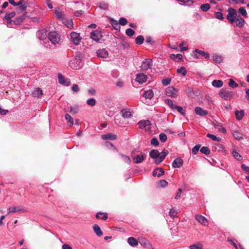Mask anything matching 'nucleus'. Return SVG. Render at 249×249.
I'll use <instances>...</instances> for the list:
<instances>
[{"mask_svg":"<svg viewBox=\"0 0 249 249\" xmlns=\"http://www.w3.org/2000/svg\"><path fill=\"white\" fill-rule=\"evenodd\" d=\"M183 165V160L179 158H176L172 163V166L174 168H180Z\"/></svg>","mask_w":249,"mask_h":249,"instance_id":"16","label":"nucleus"},{"mask_svg":"<svg viewBox=\"0 0 249 249\" xmlns=\"http://www.w3.org/2000/svg\"><path fill=\"white\" fill-rule=\"evenodd\" d=\"M178 89H175L173 87H168L166 90V95L168 96H171L174 98H176L178 96Z\"/></svg>","mask_w":249,"mask_h":249,"instance_id":"7","label":"nucleus"},{"mask_svg":"<svg viewBox=\"0 0 249 249\" xmlns=\"http://www.w3.org/2000/svg\"><path fill=\"white\" fill-rule=\"evenodd\" d=\"M147 78V76L144 73H140L137 75L136 81L139 83H143L146 81Z\"/></svg>","mask_w":249,"mask_h":249,"instance_id":"14","label":"nucleus"},{"mask_svg":"<svg viewBox=\"0 0 249 249\" xmlns=\"http://www.w3.org/2000/svg\"><path fill=\"white\" fill-rule=\"evenodd\" d=\"M233 135L236 139L240 140L242 138L241 134L237 131L234 132Z\"/></svg>","mask_w":249,"mask_h":249,"instance_id":"53","label":"nucleus"},{"mask_svg":"<svg viewBox=\"0 0 249 249\" xmlns=\"http://www.w3.org/2000/svg\"><path fill=\"white\" fill-rule=\"evenodd\" d=\"M177 214V212L174 208L171 209L169 211V215L172 217H175Z\"/></svg>","mask_w":249,"mask_h":249,"instance_id":"48","label":"nucleus"},{"mask_svg":"<svg viewBox=\"0 0 249 249\" xmlns=\"http://www.w3.org/2000/svg\"><path fill=\"white\" fill-rule=\"evenodd\" d=\"M152 65V60L151 59H146L142 62L141 65L142 70L145 71L150 68Z\"/></svg>","mask_w":249,"mask_h":249,"instance_id":"8","label":"nucleus"},{"mask_svg":"<svg viewBox=\"0 0 249 249\" xmlns=\"http://www.w3.org/2000/svg\"><path fill=\"white\" fill-rule=\"evenodd\" d=\"M233 156L237 160H240L241 156L237 151H233Z\"/></svg>","mask_w":249,"mask_h":249,"instance_id":"56","label":"nucleus"},{"mask_svg":"<svg viewBox=\"0 0 249 249\" xmlns=\"http://www.w3.org/2000/svg\"><path fill=\"white\" fill-rule=\"evenodd\" d=\"M212 85L216 88H220L223 85V82L221 80H213L212 83Z\"/></svg>","mask_w":249,"mask_h":249,"instance_id":"30","label":"nucleus"},{"mask_svg":"<svg viewBox=\"0 0 249 249\" xmlns=\"http://www.w3.org/2000/svg\"><path fill=\"white\" fill-rule=\"evenodd\" d=\"M160 184L161 187H165L167 186L168 183L165 180L162 179L160 180Z\"/></svg>","mask_w":249,"mask_h":249,"instance_id":"61","label":"nucleus"},{"mask_svg":"<svg viewBox=\"0 0 249 249\" xmlns=\"http://www.w3.org/2000/svg\"><path fill=\"white\" fill-rule=\"evenodd\" d=\"M90 37L92 40L95 41H98L102 38V35L101 32L95 30L91 33Z\"/></svg>","mask_w":249,"mask_h":249,"instance_id":"9","label":"nucleus"},{"mask_svg":"<svg viewBox=\"0 0 249 249\" xmlns=\"http://www.w3.org/2000/svg\"><path fill=\"white\" fill-rule=\"evenodd\" d=\"M71 41L75 45H77L81 41V37L80 34L76 32H72L70 34Z\"/></svg>","mask_w":249,"mask_h":249,"instance_id":"6","label":"nucleus"},{"mask_svg":"<svg viewBox=\"0 0 249 249\" xmlns=\"http://www.w3.org/2000/svg\"><path fill=\"white\" fill-rule=\"evenodd\" d=\"M8 214H9L11 213H16L19 212H24V210L21 206H18L10 207L8 209Z\"/></svg>","mask_w":249,"mask_h":249,"instance_id":"12","label":"nucleus"},{"mask_svg":"<svg viewBox=\"0 0 249 249\" xmlns=\"http://www.w3.org/2000/svg\"><path fill=\"white\" fill-rule=\"evenodd\" d=\"M239 13L243 17H247L248 16V13L246 11V10L245 9L244 7H240L239 9Z\"/></svg>","mask_w":249,"mask_h":249,"instance_id":"36","label":"nucleus"},{"mask_svg":"<svg viewBox=\"0 0 249 249\" xmlns=\"http://www.w3.org/2000/svg\"><path fill=\"white\" fill-rule=\"evenodd\" d=\"M121 112L122 116L124 118H128L131 117L132 116L131 112L129 110L126 109H122L121 110Z\"/></svg>","mask_w":249,"mask_h":249,"instance_id":"26","label":"nucleus"},{"mask_svg":"<svg viewBox=\"0 0 249 249\" xmlns=\"http://www.w3.org/2000/svg\"><path fill=\"white\" fill-rule=\"evenodd\" d=\"M200 148V144H197L195 146H194L192 148V153L194 155H196L198 151L199 150V148Z\"/></svg>","mask_w":249,"mask_h":249,"instance_id":"49","label":"nucleus"},{"mask_svg":"<svg viewBox=\"0 0 249 249\" xmlns=\"http://www.w3.org/2000/svg\"><path fill=\"white\" fill-rule=\"evenodd\" d=\"M200 152L205 155H209L210 150L208 147L203 146L200 149Z\"/></svg>","mask_w":249,"mask_h":249,"instance_id":"38","label":"nucleus"},{"mask_svg":"<svg viewBox=\"0 0 249 249\" xmlns=\"http://www.w3.org/2000/svg\"><path fill=\"white\" fill-rule=\"evenodd\" d=\"M229 86L232 88H237L238 85L233 80L231 79L229 82Z\"/></svg>","mask_w":249,"mask_h":249,"instance_id":"44","label":"nucleus"},{"mask_svg":"<svg viewBox=\"0 0 249 249\" xmlns=\"http://www.w3.org/2000/svg\"><path fill=\"white\" fill-rule=\"evenodd\" d=\"M146 158V155L142 153L141 155H138L133 157L134 162L135 163H141Z\"/></svg>","mask_w":249,"mask_h":249,"instance_id":"13","label":"nucleus"},{"mask_svg":"<svg viewBox=\"0 0 249 249\" xmlns=\"http://www.w3.org/2000/svg\"><path fill=\"white\" fill-rule=\"evenodd\" d=\"M125 33L127 36L131 37L134 35L135 32L133 30L128 28L126 30Z\"/></svg>","mask_w":249,"mask_h":249,"instance_id":"43","label":"nucleus"},{"mask_svg":"<svg viewBox=\"0 0 249 249\" xmlns=\"http://www.w3.org/2000/svg\"><path fill=\"white\" fill-rule=\"evenodd\" d=\"M160 140L161 142H165L167 140V136L164 133H161L159 135Z\"/></svg>","mask_w":249,"mask_h":249,"instance_id":"51","label":"nucleus"},{"mask_svg":"<svg viewBox=\"0 0 249 249\" xmlns=\"http://www.w3.org/2000/svg\"><path fill=\"white\" fill-rule=\"evenodd\" d=\"M108 215L107 213H103L102 212L98 213L96 214V217L97 218H100L103 220H106L107 218Z\"/></svg>","mask_w":249,"mask_h":249,"instance_id":"29","label":"nucleus"},{"mask_svg":"<svg viewBox=\"0 0 249 249\" xmlns=\"http://www.w3.org/2000/svg\"><path fill=\"white\" fill-rule=\"evenodd\" d=\"M127 23V20L124 18H121L119 19V24L124 26Z\"/></svg>","mask_w":249,"mask_h":249,"instance_id":"55","label":"nucleus"},{"mask_svg":"<svg viewBox=\"0 0 249 249\" xmlns=\"http://www.w3.org/2000/svg\"><path fill=\"white\" fill-rule=\"evenodd\" d=\"M88 93L90 95H94L96 93V90L93 88H91L88 90Z\"/></svg>","mask_w":249,"mask_h":249,"instance_id":"62","label":"nucleus"},{"mask_svg":"<svg viewBox=\"0 0 249 249\" xmlns=\"http://www.w3.org/2000/svg\"><path fill=\"white\" fill-rule=\"evenodd\" d=\"M213 125L215 128L218 129L219 132H222L223 133H225L226 132V129L222 127V126L220 123L216 122L215 123H213Z\"/></svg>","mask_w":249,"mask_h":249,"instance_id":"22","label":"nucleus"},{"mask_svg":"<svg viewBox=\"0 0 249 249\" xmlns=\"http://www.w3.org/2000/svg\"><path fill=\"white\" fill-rule=\"evenodd\" d=\"M151 144L154 146H158L159 144V142L157 138H153L151 140Z\"/></svg>","mask_w":249,"mask_h":249,"instance_id":"54","label":"nucleus"},{"mask_svg":"<svg viewBox=\"0 0 249 249\" xmlns=\"http://www.w3.org/2000/svg\"><path fill=\"white\" fill-rule=\"evenodd\" d=\"M128 243L131 246H136L138 245V241L135 238L130 237L127 239Z\"/></svg>","mask_w":249,"mask_h":249,"instance_id":"24","label":"nucleus"},{"mask_svg":"<svg viewBox=\"0 0 249 249\" xmlns=\"http://www.w3.org/2000/svg\"><path fill=\"white\" fill-rule=\"evenodd\" d=\"M54 15L58 19H62L63 18V14L61 11L55 10Z\"/></svg>","mask_w":249,"mask_h":249,"instance_id":"41","label":"nucleus"},{"mask_svg":"<svg viewBox=\"0 0 249 249\" xmlns=\"http://www.w3.org/2000/svg\"><path fill=\"white\" fill-rule=\"evenodd\" d=\"M122 157L123 158V160L124 162H126L128 164L130 163L131 160L128 156L124 155H122Z\"/></svg>","mask_w":249,"mask_h":249,"instance_id":"52","label":"nucleus"},{"mask_svg":"<svg viewBox=\"0 0 249 249\" xmlns=\"http://www.w3.org/2000/svg\"><path fill=\"white\" fill-rule=\"evenodd\" d=\"M144 41V37L142 36H139L135 39L136 43L140 45L142 44Z\"/></svg>","mask_w":249,"mask_h":249,"instance_id":"37","label":"nucleus"},{"mask_svg":"<svg viewBox=\"0 0 249 249\" xmlns=\"http://www.w3.org/2000/svg\"><path fill=\"white\" fill-rule=\"evenodd\" d=\"M175 109H177L178 112H179L182 115L185 114V110L183 109V108L180 106H176L175 107Z\"/></svg>","mask_w":249,"mask_h":249,"instance_id":"50","label":"nucleus"},{"mask_svg":"<svg viewBox=\"0 0 249 249\" xmlns=\"http://www.w3.org/2000/svg\"><path fill=\"white\" fill-rule=\"evenodd\" d=\"M171 82V79L169 78L164 79L162 80V83L164 86H167L170 84Z\"/></svg>","mask_w":249,"mask_h":249,"instance_id":"57","label":"nucleus"},{"mask_svg":"<svg viewBox=\"0 0 249 249\" xmlns=\"http://www.w3.org/2000/svg\"><path fill=\"white\" fill-rule=\"evenodd\" d=\"M153 92L151 89H149L144 91L143 96L146 99H151L153 97Z\"/></svg>","mask_w":249,"mask_h":249,"instance_id":"25","label":"nucleus"},{"mask_svg":"<svg viewBox=\"0 0 249 249\" xmlns=\"http://www.w3.org/2000/svg\"><path fill=\"white\" fill-rule=\"evenodd\" d=\"M234 22H235L236 25L239 28L243 27L245 22L244 18H241L240 16H237Z\"/></svg>","mask_w":249,"mask_h":249,"instance_id":"18","label":"nucleus"},{"mask_svg":"<svg viewBox=\"0 0 249 249\" xmlns=\"http://www.w3.org/2000/svg\"><path fill=\"white\" fill-rule=\"evenodd\" d=\"M48 38L49 40L54 45L59 44L60 42V36L56 32H51L49 34Z\"/></svg>","mask_w":249,"mask_h":249,"instance_id":"2","label":"nucleus"},{"mask_svg":"<svg viewBox=\"0 0 249 249\" xmlns=\"http://www.w3.org/2000/svg\"><path fill=\"white\" fill-rule=\"evenodd\" d=\"M69 66L73 69H78L81 67V61L78 58H73L70 60Z\"/></svg>","mask_w":249,"mask_h":249,"instance_id":"5","label":"nucleus"},{"mask_svg":"<svg viewBox=\"0 0 249 249\" xmlns=\"http://www.w3.org/2000/svg\"><path fill=\"white\" fill-rule=\"evenodd\" d=\"M190 249H203L202 246L201 244L192 245L189 246Z\"/></svg>","mask_w":249,"mask_h":249,"instance_id":"47","label":"nucleus"},{"mask_svg":"<svg viewBox=\"0 0 249 249\" xmlns=\"http://www.w3.org/2000/svg\"><path fill=\"white\" fill-rule=\"evenodd\" d=\"M8 1L9 2L14 5V6H18V5H19L20 4H21L22 3V2L21 0H20L17 3V2H15V1L14 0H8Z\"/></svg>","mask_w":249,"mask_h":249,"instance_id":"59","label":"nucleus"},{"mask_svg":"<svg viewBox=\"0 0 249 249\" xmlns=\"http://www.w3.org/2000/svg\"><path fill=\"white\" fill-rule=\"evenodd\" d=\"M177 72L178 73H181L183 76H185L187 72L184 67H181L179 69H177Z\"/></svg>","mask_w":249,"mask_h":249,"instance_id":"40","label":"nucleus"},{"mask_svg":"<svg viewBox=\"0 0 249 249\" xmlns=\"http://www.w3.org/2000/svg\"><path fill=\"white\" fill-rule=\"evenodd\" d=\"M201 9L204 12H207L210 8V5L208 3L203 4L201 5Z\"/></svg>","mask_w":249,"mask_h":249,"instance_id":"42","label":"nucleus"},{"mask_svg":"<svg viewBox=\"0 0 249 249\" xmlns=\"http://www.w3.org/2000/svg\"><path fill=\"white\" fill-rule=\"evenodd\" d=\"M58 78L59 83L61 84H64L68 86L71 84L70 81L69 80H66L65 77L61 74H58Z\"/></svg>","mask_w":249,"mask_h":249,"instance_id":"15","label":"nucleus"},{"mask_svg":"<svg viewBox=\"0 0 249 249\" xmlns=\"http://www.w3.org/2000/svg\"><path fill=\"white\" fill-rule=\"evenodd\" d=\"M195 218L202 225L204 226H207L208 225V221L204 216L200 214H196V215Z\"/></svg>","mask_w":249,"mask_h":249,"instance_id":"11","label":"nucleus"},{"mask_svg":"<svg viewBox=\"0 0 249 249\" xmlns=\"http://www.w3.org/2000/svg\"><path fill=\"white\" fill-rule=\"evenodd\" d=\"M93 230L98 236H101L103 235V232H102L100 227L98 225L95 224L93 226Z\"/></svg>","mask_w":249,"mask_h":249,"instance_id":"28","label":"nucleus"},{"mask_svg":"<svg viewBox=\"0 0 249 249\" xmlns=\"http://www.w3.org/2000/svg\"><path fill=\"white\" fill-rule=\"evenodd\" d=\"M195 112L197 115L203 116L207 115L208 112L206 110H203L200 107H197L195 109Z\"/></svg>","mask_w":249,"mask_h":249,"instance_id":"20","label":"nucleus"},{"mask_svg":"<svg viewBox=\"0 0 249 249\" xmlns=\"http://www.w3.org/2000/svg\"><path fill=\"white\" fill-rule=\"evenodd\" d=\"M171 57L172 59H174L176 60H179L181 59V58L182 57V55L181 54H172L171 55Z\"/></svg>","mask_w":249,"mask_h":249,"instance_id":"45","label":"nucleus"},{"mask_svg":"<svg viewBox=\"0 0 249 249\" xmlns=\"http://www.w3.org/2000/svg\"><path fill=\"white\" fill-rule=\"evenodd\" d=\"M102 138L104 140H115L117 138V136L115 134H113L111 133H107V134L103 135Z\"/></svg>","mask_w":249,"mask_h":249,"instance_id":"19","label":"nucleus"},{"mask_svg":"<svg viewBox=\"0 0 249 249\" xmlns=\"http://www.w3.org/2000/svg\"><path fill=\"white\" fill-rule=\"evenodd\" d=\"M43 94L42 90L40 88H36L32 92V96L34 97H39Z\"/></svg>","mask_w":249,"mask_h":249,"instance_id":"23","label":"nucleus"},{"mask_svg":"<svg viewBox=\"0 0 249 249\" xmlns=\"http://www.w3.org/2000/svg\"><path fill=\"white\" fill-rule=\"evenodd\" d=\"M165 102L173 109H175V107L177 106L176 105H175L173 101L169 99H165Z\"/></svg>","mask_w":249,"mask_h":249,"instance_id":"34","label":"nucleus"},{"mask_svg":"<svg viewBox=\"0 0 249 249\" xmlns=\"http://www.w3.org/2000/svg\"><path fill=\"white\" fill-rule=\"evenodd\" d=\"M98 57L102 58H106L108 56V53L105 49L99 50L97 52Z\"/></svg>","mask_w":249,"mask_h":249,"instance_id":"21","label":"nucleus"},{"mask_svg":"<svg viewBox=\"0 0 249 249\" xmlns=\"http://www.w3.org/2000/svg\"><path fill=\"white\" fill-rule=\"evenodd\" d=\"M96 100L94 98H90L87 101V103L89 106L93 107L96 104Z\"/></svg>","mask_w":249,"mask_h":249,"instance_id":"39","label":"nucleus"},{"mask_svg":"<svg viewBox=\"0 0 249 249\" xmlns=\"http://www.w3.org/2000/svg\"><path fill=\"white\" fill-rule=\"evenodd\" d=\"M72 90L77 92L79 90V88L77 84H73L71 87Z\"/></svg>","mask_w":249,"mask_h":249,"instance_id":"60","label":"nucleus"},{"mask_svg":"<svg viewBox=\"0 0 249 249\" xmlns=\"http://www.w3.org/2000/svg\"><path fill=\"white\" fill-rule=\"evenodd\" d=\"M65 119L67 121V122L70 123V126H71L73 124V120L72 117L69 114L67 113L65 115Z\"/></svg>","mask_w":249,"mask_h":249,"instance_id":"31","label":"nucleus"},{"mask_svg":"<svg viewBox=\"0 0 249 249\" xmlns=\"http://www.w3.org/2000/svg\"><path fill=\"white\" fill-rule=\"evenodd\" d=\"M16 15V13L15 12H12L10 13H8V14H6L5 15V18L8 20V19H10V18H13Z\"/></svg>","mask_w":249,"mask_h":249,"instance_id":"46","label":"nucleus"},{"mask_svg":"<svg viewBox=\"0 0 249 249\" xmlns=\"http://www.w3.org/2000/svg\"><path fill=\"white\" fill-rule=\"evenodd\" d=\"M236 118L237 120H241L243 117L244 115V112L243 110H241L240 111H236L235 112Z\"/></svg>","mask_w":249,"mask_h":249,"instance_id":"33","label":"nucleus"},{"mask_svg":"<svg viewBox=\"0 0 249 249\" xmlns=\"http://www.w3.org/2000/svg\"><path fill=\"white\" fill-rule=\"evenodd\" d=\"M207 137L211 138L212 140L214 141L220 142L221 140V138L217 137L216 136L210 133H208L207 134Z\"/></svg>","mask_w":249,"mask_h":249,"instance_id":"35","label":"nucleus"},{"mask_svg":"<svg viewBox=\"0 0 249 249\" xmlns=\"http://www.w3.org/2000/svg\"><path fill=\"white\" fill-rule=\"evenodd\" d=\"M228 12L227 18L231 23H233L235 21L236 16H238L237 12L235 9L232 8H229L228 10Z\"/></svg>","mask_w":249,"mask_h":249,"instance_id":"3","label":"nucleus"},{"mask_svg":"<svg viewBox=\"0 0 249 249\" xmlns=\"http://www.w3.org/2000/svg\"><path fill=\"white\" fill-rule=\"evenodd\" d=\"M164 174L163 169L161 168H156L153 172L154 177L157 176L160 178Z\"/></svg>","mask_w":249,"mask_h":249,"instance_id":"17","label":"nucleus"},{"mask_svg":"<svg viewBox=\"0 0 249 249\" xmlns=\"http://www.w3.org/2000/svg\"><path fill=\"white\" fill-rule=\"evenodd\" d=\"M8 112V110L2 109L0 107V114L2 115H4L6 114Z\"/></svg>","mask_w":249,"mask_h":249,"instance_id":"63","label":"nucleus"},{"mask_svg":"<svg viewBox=\"0 0 249 249\" xmlns=\"http://www.w3.org/2000/svg\"><path fill=\"white\" fill-rule=\"evenodd\" d=\"M168 154V151L165 149L162 150L161 153H160L157 150L154 149L150 152L149 156L154 160L155 163L159 164L163 160Z\"/></svg>","mask_w":249,"mask_h":249,"instance_id":"1","label":"nucleus"},{"mask_svg":"<svg viewBox=\"0 0 249 249\" xmlns=\"http://www.w3.org/2000/svg\"><path fill=\"white\" fill-rule=\"evenodd\" d=\"M242 169L248 172L249 174V167L246 166L245 164H242L241 166Z\"/></svg>","mask_w":249,"mask_h":249,"instance_id":"64","label":"nucleus"},{"mask_svg":"<svg viewBox=\"0 0 249 249\" xmlns=\"http://www.w3.org/2000/svg\"><path fill=\"white\" fill-rule=\"evenodd\" d=\"M219 95L225 100H230L233 96V93L232 91L222 89L220 90Z\"/></svg>","mask_w":249,"mask_h":249,"instance_id":"4","label":"nucleus"},{"mask_svg":"<svg viewBox=\"0 0 249 249\" xmlns=\"http://www.w3.org/2000/svg\"><path fill=\"white\" fill-rule=\"evenodd\" d=\"M213 60L217 63H220L223 61V57L220 56L217 54H214L213 56Z\"/></svg>","mask_w":249,"mask_h":249,"instance_id":"32","label":"nucleus"},{"mask_svg":"<svg viewBox=\"0 0 249 249\" xmlns=\"http://www.w3.org/2000/svg\"><path fill=\"white\" fill-rule=\"evenodd\" d=\"M215 17L218 19H222L223 18V15L221 12H217L215 13Z\"/></svg>","mask_w":249,"mask_h":249,"instance_id":"58","label":"nucleus"},{"mask_svg":"<svg viewBox=\"0 0 249 249\" xmlns=\"http://www.w3.org/2000/svg\"><path fill=\"white\" fill-rule=\"evenodd\" d=\"M139 124L141 129L147 130L150 128L151 123L149 120H143L139 122Z\"/></svg>","mask_w":249,"mask_h":249,"instance_id":"10","label":"nucleus"},{"mask_svg":"<svg viewBox=\"0 0 249 249\" xmlns=\"http://www.w3.org/2000/svg\"><path fill=\"white\" fill-rule=\"evenodd\" d=\"M195 52L198 53L202 56H204L206 58H209L210 57V54L208 53L205 52L204 51H201L198 50V49H196L195 50Z\"/></svg>","mask_w":249,"mask_h":249,"instance_id":"27","label":"nucleus"}]
</instances>
